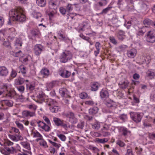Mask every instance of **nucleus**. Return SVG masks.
I'll use <instances>...</instances> for the list:
<instances>
[{
  "label": "nucleus",
  "instance_id": "nucleus-1",
  "mask_svg": "<svg viewBox=\"0 0 155 155\" xmlns=\"http://www.w3.org/2000/svg\"><path fill=\"white\" fill-rule=\"evenodd\" d=\"M23 10L21 8L13 9L9 12V18L8 25L11 24V21H16L22 23L26 20V17L23 13Z\"/></svg>",
  "mask_w": 155,
  "mask_h": 155
},
{
  "label": "nucleus",
  "instance_id": "nucleus-2",
  "mask_svg": "<svg viewBox=\"0 0 155 155\" xmlns=\"http://www.w3.org/2000/svg\"><path fill=\"white\" fill-rule=\"evenodd\" d=\"M46 104L49 107V109L51 112L55 113L60 110V107L55 101L48 98L47 100Z\"/></svg>",
  "mask_w": 155,
  "mask_h": 155
},
{
  "label": "nucleus",
  "instance_id": "nucleus-3",
  "mask_svg": "<svg viewBox=\"0 0 155 155\" xmlns=\"http://www.w3.org/2000/svg\"><path fill=\"white\" fill-rule=\"evenodd\" d=\"M16 147L17 149L13 147H5L1 149L0 151L2 154L6 155L16 153L18 151L21 152V147L18 144H16Z\"/></svg>",
  "mask_w": 155,
  "mask_h": 155
},
{
  "label": "nucleus",
  "instance_id": "nucleus-4",
  "mask_svg": "<svg viewBox=\"0 0 155 155\" xmlns=\"http://www.w3.org/2000/svg\"><path fill=\"white\" fill-rule=\"evenodd\" d=\"M12 131L15 133L14 134H9L8 137L9 138L14 142H18L19 140H22L23 139V137L20 134L19 130L17 128L12 127L11 128Z\"/></svg>",
  "mask_w": 155,
  "mask_h": 155
},
{
  "label": "nucleus",
  "instance_id": "nucleus-5",
  "mask_svg": "<svg viewBox=\"0 0 155 155\" xmlns=\"http://www.w3.org/2000/svg\"><path fill=\"white\" fill-rule=\"evenodd\" d=\"M72 58V54L69 51L65 50L60 57V61L61 63H65L70 60Z\"/></svg>",
  "mask_w": 155,
  "mask_h": 155
},
{
  "label": "nucleus",
  "instance_id": "nucleus-6",
  "mask_svg": "<svg viewBox=\"0 0 155 155\" xmlns=\"http://www.w3.org/2000/svg\"><path fill=\"white\" fill-rule=\"evenodd\" d=\"M53 121L55 125L57 126H61L65 129H67L68 128V124L67 123H64L62 120L54 117L53 118Z\"/></svg>",
  "mask_w": 155,
  "mask_h": 155
},
{
  "label": "nucleus",
  "instance_id": "nucleus-7",
  "mask_svg": "<svg viewBox=\"0 0 155 155\" xmlns=\"http://www.w3.org/2000/svg\"><path fill=\"white\" fill-rule=\"evenodd\" d=\"M64 115L68 119L69 121L73 124H75L77 122V119L75 117L74 114L71 111H68L65 113Z\"/></svg>",
  "mask_w": 155,
  "mask_h": 155
},
{
  "label": "nucleus",
  "instance_id": "nucleus-8",
  "mask_svg": "<svg viewBox=\"0 0 155 155\" xmlns=\"http://www.w3.org/2000/svg\"><path fill=\"white\" fill-rule=\"evenodd\" d=\"M146 40L148 42L153 43L155 42V31L153 30L147 32Z\"/></svg>",
  "mask_w": 155,
  "mask_h": 155
},
{
  "label": "nucleus",
  "instance_id": "nucleus-9",
  "mask_svg": "<svg viewBox=\"0 0 155 155\" xmlns=\"http://www.w3.org/2000/svg\"><path fill=\"white\" fill-rule=\"evenodd\" d=\"M130 114L131 119L136 123H138L141 121L142 117L139 113L131 112Z\"/></svg>",
  "mask_w": 155,
  "mask_h": 155
},
{
  "label": "nucleus",
  "instance_id": "nucleus-10",
  "mask_svg": "<svg viewBox=\"0 0 155 155\" xmlns=\"http://www.w3.org/2000/svg\"><path fill=\"white\" fill-rule=\"evenodd\" d=\"M41 35L40 32L36 29H33L31 31L28 37L30 39L35 40L36 38H39Z\"/></svg>",
  "mask_w": 155,
  "mask_h": 155
},
{
  "label": "nucleus",
  "instance_id": "nucleus-11",
  "mask_svg": "<svg viewBox=\"0 0 155 155\" xmlns=\"http://www.w3.org/2000/svg\"><path fill=\"white\" fill-rule=\"evenodd\" d=\"M44 47L41 44H37L34 48V52L36 55L38 56L44 50Z\"/></svg>",
  "mask_w": 155,
  "mask_h": 155
},
{
  "label": "nucleus",
  "instance_id": "nucleus-12",
  "mask_svg": "<svg viewBox=\"0 0 155 155\" xmlns=\"http://www.w3.org/2000/svg\"><path fill=\"white\" fill-rule=\"evenodd\" d=\"M38 126L39 127L41 128L46 132H49L50 131L51 129L49 127V125H47L43 122L39 121L37 122Z\"/></svg>",
  "mask_w": 155,
  "mask_h": 155
},
{
  "label": "nucleus",
  "instance_id": "nucleus-13",
  "mask_svg": "<svg viewBox=\"0 0 155 155\" xmlns=\"http://www.w3.org/2000/svg\"><path fill=\"white\" fill-rule=\"evenodd\" d=\"M37 97L38 100L36 101V102L40 104L42 103L45 101V93L42 91L40 92L37 95Z\"/></svg>",
  "mask_w": 155,
  "mask_h": 155
},
{
  "label": "nucleus",
  "instance_id": "nucleus-14",
  "mask_svg": "<svg viewBox=\"0 0 155 155\" xmlns=\"http://www.w3.org/2000/svg\"><path fill=\"white\" fill-rule=\"evenodd\" d=\"M57 0H50L49 2V8L51 9H57L58 5Z\"/></svg>",
  "mask_w": 155,
  "mask_h": 155
},
{
  "label": "nucleus",
  "instance_id": "nucleus-15",
  "mask_svg": "<svg viewBox=\"0 0 155 155\" xmlns=\"http://www.w3.org/2000/svg\"><path fill=\"white\" fill-rule=\"evenodd\" d=\"M31 135L33 137L38 138L36 140V141H37L41 140L43 137L41 135L37 130L32 131Z\"/></svg>",
  "mask_w": 155,
  "mask_h": 155
},
{
  "label": "nucleus",
  "instance_id": "nucleus-16",
  "mask_svg": "<svg viewBox=\"0 0 155 155\" xmlns=\"http://www.w3.org/2000/svg\"><path fill=\"white\" fill-rule=\"evenodd\" d=\"M28 82V80H25L24 78L19 77L15 80L14 84L16 85H20L22 84L24 82Z\"/></svg>",
  "mask_w": 155,
  "mask_h": 155
},
{
  "label": "nucleus",
  "instance_id": "nucleus-17",
  "mask_svg": "<svg viewBox=\"0 0 155 155\" xmlns=\"http://www.w3.org/2000/svg\"><path fill=\"white\" fill-rule=\"evenodd\" d=\"M49 70L46 68H43L40 71V74L43 78H46L49 75Z\"/></svg>",
  "mask_w": 155,
  "mask_h": 155
},
{
  "label": "nucleus",
  "instance_id": "nucleus-18",
  "mask_svg": "<svg viewBox=\"0 0 155 155\" xmlns=\"http://www.w3.org/2000/svg\"><path fill=\"white\" fill-rule=\"evenodd\" d=\"M60 75L64 78H68L71 75V72L66 70L63 69L59 72Z\"/></svg>",
  "mask_w": 155,
  "mask_h": 155
},
{
  "label": "nucleus",
  "instance_id": "nucleus-19",
  "mask_svg": "<svg viewBox=\"0 0 155 155\" xmlns=\"http://www.w3.org/2000/svg\"><path fill=\"white\" fill-rule=\"evenodd\" d=\"M137 52L136 49H133L128 51L127 53V54L128 57L133 58L136 56Z\"/></svg>",
  "mask_w": 155,
  "mask_h": 155
},
{
  "label": "nucleus",
  "instance_id": "nucleus-20",
  "mask_svg": "<svg viewBox=\"0 0 155 155\" xmlns=\"http://www.w3.org/2000/svg\"><path fill=\"white\" fill-rule=\"evenodd\" d=\"M56 81H52L51 82H48L46 84V88L47 91H50L55 86L56 84Z\"/></svg>",
  "mask_w": 155,
  "mask_h": 155
},
{
  "label": "nucleus",
  "instance_id": "nucleus-21",
  "mask_svg": "<svg viewBox=\"0 0 155 155\" xmlns=\"http://www.w3.org/2000/svg\"><path fill=\"white\" fill-rule=\"evenodd\" d=\"M100 86V84L97 82H92L91 84V90L94 91H96L98 90Z\"/></svg>",
  "mask_w": 155,
  "mask_h": 155
},
{
  "label": "nucleus",
  "instance_id": "nucleus-22",
  "mask_svg": "<svg viewBox=\"0 0 155 155\" xmlns=\"http://www.w3.org/2000/svg\"><path fill=\"white\" fill-rule=\"evenodd\" d=\"M8 32L9 35V37L11 39H12L15 36L16 32L14 28H9L8 30Z\"/></svg>",
  "mask_w": 155,
  "mask_h": 155
},
{
  "label": "nucleus",
  "instance_id": "nucleus-23",
  "mask_svg": "<svg viewBox=\"0 0 155 155\" xmlns=\"http://www.w3.org/2000/svg\"><path fill=\"white\" fill-rule=\"evenodd\" d=\"M59 92L61 95L63 97H67L68 96V92L65 88H61L59 89Z\"/></svg>",
  "mask_w": 155,
  "mask_h": 155
},
{
  "label": "nucleus",
  "instance_id": "nucleus-24",
  "mask_svg": "<svg viewBox=\"0 0 155 155\" xmlns=\"http://www.w3.org/2000/svg\"><path fill=\"white\" fill-rule=\"evenodd\" d=\"M7 69L5 66L0 67V76H5L8 74Z\"/></svg>",
  "mask_w": 155,
  "mask_h": 155
},
{
  "label": "nucleus",
  "instance_id": "nucleus-25",
  "mask_svg": "<svg viewBox=\"0 0 155 155\" xmlns=\"http://www.w3.org/2000/svg\"><path fill=\"white\" fill-rule=\"evenodd\" d=\"M119 131L124 136H126L128 133H130V131L126 128L124 127H120Z\"/></svg>",
  "mask_w": 155,
  "mask_h": 155
},
{
  "label": "nucleus",
  "instance_id": "nucleus-26",
  "mask_svg": "<svg viewBox=\"0 0 155 155\" xmlns=\"http://www.w3.org/2000/svg\"><path fill=\"white\" fill-rule=\"evenodd\" d=\"M100 96L101 98L105 100L108 97V92L105 90L102 89L100 93Z\"/></svg>",
  "mask_w": 155,
  "mask_h": 155
},
{
  "label": "nucleus",
  "instance_id": "nucleus-27",
  "mask_svg": "<svg viewBox=\"0 0 155 155\" xmlns=\"http://www.w3.org/2000/svg\"><path fill=\"white\" fill-rule=\"evenodd\" d=\"M148 77L150 78H152L155 76V70H149L146 73Z\"/></svg>",
  "mask_w": 155,
  "mask_h": 155
},
{
  "label": "nucleus",
  "instance_id": "nucleus-28",
  "mask_svg": "<svg viewBox=\"0 0 155 155\" xmlns=\"http://www.w3.org/2000/svg\"><path fill=\"white\" fill-rule=\"evenodd\" d=\"M125 33L124 31L121 30H119L117 35L118 38L119 40L122 41H123L125 38Z\"/></svg>",
  "mask_w": 155,
  "mask_h": 155
},
{
  "label": "nucleus",
  "instance_id": "nucleus-29",
  "mask_svg": "<svg viewBox=\"0 0 155 155\" xmlns=\"http://www.w3.org/2000/svg\"><path fill=\"white\" fill-rule=\"evenodd\" d=\"M26 89L27 90L30 91H33L35 89V85L34 84H31L28 82L26 83Z\"/></svg>",
  "mask_w": 155,
  "mask_h": 155
},
{
  "label": "nucleus",
  "instance_id": "nucleus-30",
  "mask_svg": "<svg viewBox=\"0 0 155 155\" xmlns=\"http://www.w3.org/2000/svg\"><path fill=\"white\" fill-rule=\"evenodd\" d=\"M20 143L24 148L28 150H31L30 144L27 141H23L21 142Z\"/></svg>",
  "mask_w": 155,
  "mask_h": 155
},
{
  "label": "nucleus",
  "instance_id": "nucleus-31",
  "mask_svg": "<svg viewBox=\"0 0 155 155\" xmlns=\"http://www.w3.org/2000/svg\"><path fill=\"white\" fill-rule=\"evenodd\" d=\"M146 31L145 27H142L141 28H139L138 29V31L137 33V35L143 36Z\"/></svg>",
  "mask_w": 155,
  "mask_h": 155
},
{
  "label": "nucleus",
  "instance_id": "nucleus-32",
  "mask_svg": "<svg viewBox=\"0 0 155 155\" xmlns=\"http://www.w3.org/2000/svg\"><path fill=\"white\" fill-rule=\"evenodd\" d=\"M47 12L50 17H52L56 12V9H53L49 8L47 10Z\"/></svg>",
  "mask_w": 155,
  "mask_h": 155
},
{
  "label": "nucleus",
  "instance_id": "nucleus-33",
  "mask_svg": "<svg viewBox=\"0 0 155 155\" xmlns=\"http://www.w3.org/2000/svg\"><path fill=\"white\" fill-rule=\"evenodd\" d=\"M98 110V109L97 107H94L89 109V114L91 115H94L97 114Z\"/></svg>",
  "mask_w": 155,
  "mask_h": 155
},
{
  "label": "nucleus",
  "instance_id": "nucleus-34",
  "mask_svg": "<svg viewBox=\"0 0 155 155\" xmlns=\"http://www.w3.org/2000/svg\"><path fill=\"white\" fill-rule=\"evenodd\" d=\"M129 84V82L127 81H125L121 83H119V85L120 88L123 89L126 88Z\"/></svg>",
  "mask_w": 155,
  "mask_h": 155
},
{
  "label": "nucleus",
  "instance_id": "nucleus-35",
  "mask_svg": "<svg viewBox=\"0 0 155 155\" xmlns=\"http://www.w3.org/2000/svg\"><path fill=\"white\" fill-rule=\"evenodd\" d=\"M106 105L109 107H113L115 105V103L111 100H107L105 102Z\"/></svg>",
  "mask_w": 155,
  "mask_h": 155
},
{
  "label": "nucleus",
  "instance_id": "nucleus-36",
  "mask_svg": "<svg viewBox=\"0 0 155 155\" xmlns=\"http://www.w3.org/2000/svg\"><path fill=\"white\" fill-rule=\"evenodd\" d=\"M36 3L39 6L45 7L46 5V0H36Z\"/></svg>",
  "mask_w": 155,
  "mask_h": 155
},
{
  "label": "nucleus",
  "instance_id": "nucleus-37",
  "mask_svg": "<svg viewBox=\"0 0 155 155\" xmlns=\"http://www.w3.org/2000/svg\"><path fill=\"white\" fill-rule=\"evenodd\" d=\"M92 127L94 129L98 130L100 127V123L97 121H96L92 124Z\"/></svg>",
  "mask_w": 155,
  "mask_h": 155
},
{
  "label": "nucleus",
  "instance_id": "nucleus-38",
  "mask_svg": "<svg viewBox=\"0 0 155 155\" xmlns=\"http://www.w3.org/2000/svg\"><path fill=\"white\" fill-rule=\"evenodd\" d=\"M144 25L146 28L148 27V26L151 25L152 23V21L149 19H145L143 21Z\"/></svg>",
  "mask_w": 155,
  "mask_h": 155
},
{
  "label": "nucleus",
  "instance_id": "nucleus-39",
  "mask_svg": "<svg viewBox=\"0 0 155 155\" xmlns=\"http://www.w3.org/2000/svg\"><path fill=\"white\" fill-rule=\"evenodd\" d=\"M117 5L119 8H122L123 5L126 2V0H117Z\"/></svg>",
  "mask_w": 155,
  "mask_h": 155
},
{
  "label": "nucleus",
  "instance_id": "nucleus-40",
  "mask_svg": "<svg viewBox=\"0 0 155 155\" xmlns=\"http://www.w3.org/2000/svg\"><path fill=\"white\" fill-rule=\"evenodd\" d=\"M40 141L39 143L40 145L43 147L45 148H46L48 147L46 142L42 138L41 140H40Z\"/></svg>",
  "mask_w": 155,
  "mask_h": 155
},
{
  "label": "nucleus",
  "instance_id": "nucleus-41",
  "mask_svg": "<svg viewBox=\"0 0 155 155\" xmlns=\"http://www.w3.org/2000/svg\"><path fill=\"white\" fill-rule=\"evenodd\" d=\"M6 95L7 97L12 98L16 95V93L15 91H10Z\"/></svg>",
  "mask_w": 155,
  "mask_h": 155
},
{
  "label": "nucleus",
  "instance_id": "nucleus-42",
  "mask_svg": "<svg viewBox=\"0 0 155 155\" xmlns=\"http://www.w3.org/2000/svg\"><path fill=\"white\" fill-rule=\"evenodd\" d=\"M22 44V40L21 38H17L16 40L15 43V45L17 46H21Z\"/></svg>",
  "mask_w": 155,
  "mask_h": 155
},
{
  "label": "nucleus",
  "instance_id": "nucleus-43",
  "mask_svg": "<svg viewBox=\"0 0 155 155\" xmlns=\"http://www.w3.org/2000/svg\"><path fill=\"white\" fill-rule=\"evenodd\" d=\"M82 28H81L80 30L84 31L83 28H87V29L90 28V26L88 22L87 21H84L82 23Z\"/></svg>",
  "mask_w": 155,
  "mask_h": 155
},
{
  "label": "nucleus",
  "instance_id": "nucleus-44",
  "mask_svg": "<svg viewBox=\"0 0 155 155\" xmlns=\"http://www.w3.org/2000/svg\"><path fill=\"white\" fill-rule=\"evenodd\" d=\"M112 8V6H111L110 5H109L107 8L103 10L101 13L106 14Z\"/></svg>",
  "mask_w": 155,
  "mask_h": 155
},
{
  "label": "nucleus",
  "instance_id": "nucleus-45",
  "mask_svg": "<svg viewBox=\"0 0 155 155\" xmlns=\"http://www.w3.org/2000/svg\"><path fill=\"white\" fill-rule=\"evenodd\" d=\"M108 139L107 138L103 139L97 138L96 139L97 142L99 143H104L108 141Z\"/></svg>",
  "mask_w": 155,
  "mask_h": 155
},
{
  "label": "nucleus",
  "instance_id": "nucleus-46",
  "mask_svg": "<svg viewBox=\"0 0 155 155\" xmlns=\"http://www.w3.org/2000/svg\"><path fill=\"white\" fill-rule=\"evenodd\" d=\"M107 2L106 0H102L98 2L97 3L98 5L100 6H103L106 5L107 4Z\"/></svg>",
  "mask_w": 155,
  "mask_h": 155
},
{
  "label": "nucleus",
  "instance_id": "nucleus-47",
  "mask_svg": "<svg viewBox=\"0 0 155 155\" xmlns=\"http://www.w3.org/2000/svg\"><path fill=\"white\" fill-rule=\"evenodd\" d=\"M18 91L21 94H22L24 92L25 87L23 86H19L16 87Z\"/></svg>",
  "mask_w": 155,
  "mask_h": 155
},
{
  "label": "nucleus",
  "instance_id": "nucleus-48",
  "mask_svg": "<svg viewBox=\"0 0 155 155\" xmlns=\"http://www.w3.org/2000/svg\"><path fill=\"white\" fill-rule=\"evenodd\" d=\"M27 107L32 110V111H35V112L37 108V106L34 104L28 105Z\"/></svg>",
  "mask_w": 155,
  "mask_h": 155
},
{
  "label": "nucleus",
  "instance_id": "nucleus-49",
  "mask_svg": "<svg viewBox=\"0 0 155 155\" xmlns=\"http://www.w3.org/2000/svg\"><path fill=\"white\" fill-rule=\"evenodd\" d=\"M57 135L61 141H64L66 140V137L64 135L58 133L57 134Z\"/></svg>",
  "mask_w": 155,
  "mask_h": 155
},
{
  "label": "nucleus",
  "instance_id": "nucleus-50",
  "mask_svg": "<svg viewBox=\"0 0 155 155\" xmlns=\"http://www.w3.org/2000/svg\"><path fill=\"white\" fill-rule=\"evenodd\" d=\"M2 44L5 47L7 48H8L9 49H10L11 48V47L10 46V42L8 40L4 41L3 42Z\"/></svg>",
  "mask_w": 155,
  "mask_h": 155
},
{
  "label": "nucleus",
  "instance_id": "nucleus-51",
  "mask_svg": "<svg viewBox=\"0 0 155 155\" xmlns=\"http://www.w3.org/2000/svg\"><path fill=\"white\" fill-rule=\"evenodd\" d=\"M48 140L53 146L56 148H58L61 146L60 144H58L56 143L53 142L50 140L48 139Z\"/></svg>",
  "mask_w": 155,
  "mask_h": 155
},
{
  "label": "nucleus",
  "instance_id": "nucleus-52",
  "mask_svg": "<svg viewBox=\"0 0 155 155\" xmlns=\"http://www.w3.org/2000/svg\"><path fill=\"white\" fill-rule=\"evenodd\" d=\"M5 104L8 106L12 107L13 106V102L11 101L5 100L4 101Z\"/></svg>",
  "mask_w": 155,
  "mask_h": 155
},
{
  "label": "nucleus",
  "instance_id": "nucleus-53",
  "mask_svg": "<svg viewBox=\"0 0 155 155\" xmlns=\"http://www.w3.org/2000/svg\"><path fill=\"white\" fill-rule=\"evenodd\" d=\"M17 71L12 69V71L10 74V76L12 78H14L17 75Z\"/></svg>",
  "mask_w": 155,
  "mask_h": 155
},
{
  "label": "nucleus",
  "instance_id": "nucleus-54",
  "mask_svg": "<svg viewBox=\"0 0 155 155\" xmlns=\"http://www.w3.org/2000/svg\"><path fill=\"white\" fill-rule=\"evenodd\" d=\"M19 68L22 73L25 74L26 73V68L23 65H20L19 67Z\"/></svg>",
  "mask_w": 155,
  "mask_h": 155
},
{
  "label": "nucleus",
  "instance_id": "nucleus-55",
  "mask_svg": "<svg viewBox=\"0 0 155 155\" xmlns=\"http://www.w3.org/2000/svg\"><path fill=\"white\" fill-rule=\"evenodd\" d=\"M15 123L17 125V127L19 128L21 130H23L24 129V127L23 125L21 123L18 121L15 122Z\"/></svg>",
  "mask_w": 155,
  "mask_h": 155
},
{
  "label": "nucleus",
  "instance_id": "nucleus-56",
  "mask_svg": "<svg viewBox=\"0 0 155 155\" xmlns=\"http://www.w3.org/2000/svg\"><path fill=\"white\" fill-rule=\"evenodd\" d=\"M140 62L141 64H143L146 63V56H142L140 57Z\"/></svg>",
  "mask_w": 155,
  "mask_h": 155
},
{
  "label": "nucleus",
  "instance_id": "nucleus-57",
  "mask_svg": "<svg viewBox=\"0 0 155 155\" xmlns=\"http://www.w3.org/2000/svg\"><path fill=\"white\" fill-rule=\"evenodd\" d=\"M119 118L120 120L124 122L127 120V116L126 114H122L119 116Z\"/></svg>",
  "mask_w": 155,
  "mask_h": 155
},
{
  "label": "nucleus",
  "instance_id": "nucleus-58",
  "mask_svg": "<svg viewBox=\"0 0 155 155\" xmlns=\"http://www.w3.org/2000/svg\"><path fill=\"white\" fill-rule=\"evenodd\" d=\"M66 10L68 12L71 11L73 8V5L71 4H68L66 7Z\"/></svg>",
  "mask_w": 155,
  "mask_h": 155
},
{
  "label": "nucleus",
  "instance_id": "nucleus-59",
  "mask_svg": "<svg viewBox=\"0 0 155 155\" xmlns=\"http://www.w3.org/2000/svg\"><path fill=\"white\" fill-rule=\"evenodd\" d=\"M84 123L83 121H81L78 123L77 125V127L78 128L83 129L84 126Z\"/></svg>",
  "mask_w": 155,
  "mask_h": 155
},
{
  "label": "nucleus",
  "instance_id": "nucleus-60",
  "mask_svg": "<svg viewBox=\"0 0 155 155\" xmlns=\"http://www.w3.org/2000/svg\"><path fill=\"white\" fill-rule=\"evenodd\" d=\"M116 143L120 147H124L125 145V143L120 140H118L117 141Z\"/></svg>",
  "mask_w": 155,
  "mask_h": 155
},
{
  "label": "nucleus",
  "instance_id": "nucleus-61",
  "mask_svg": "<svg viewBox=\"0 0 155 155\" xmlns=\"http://www.w3.org/2000/svg\"><path fill=\"white\" fill-rule=\"evenodd\" d=\"M67 10L64 7H61L59 8L60 12L63 15H65L66 12Z\"/></svg>",
  "mask_w": 155,
  "mask_h": 155
},
{
  "label": "nucleus",
  "instance_id": "nucleus-62",
  "mask_svg": "<svg viewBox=\"0 0 155 155\" xmlns=\"http://www.w3.org/2000/svg\"><path fill=\"white\" fill-rule=\"evenodd\" d=\"M36 115L35 111H31L28 110V117H31L35 116Z\"/></svg>",
  "mask_w": 155,
  "mask_h": 155
},
{
  "label": "nucleus",
  "instance_id": "nucleus-63",
  "mask_svg": "<svg viewBox=\"0 0 155 155\" xmlns=\"http://www.w3.org/2000/svg\"><path fill=\"white\" fill-rule=\"evenodd\" d=\"M110 41L114 45H116L117 42L114 38L113 36H110L109 38Z\"/></svg>",
  "mask_w": 155,
  "mask_h": 155
},
{
  "label": "nucleus",
  "instance_id": "nucleus-64",
  "mask_svg": "<svg viewBox=\"0 0 155 155\" xmlns=\"http://www.w3.org/2000/svg\"><path fill=\"white\" fill-rule=\"evenodd\" d=\"M87 94L85 92L82 93L79 95L80 98L82 99L86 98L87 97Z\"/></svg>",
  "mask_w": 155,
  "mask_h": 155
}]
</instances>
